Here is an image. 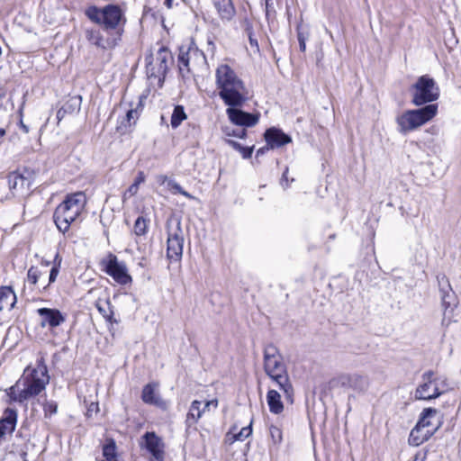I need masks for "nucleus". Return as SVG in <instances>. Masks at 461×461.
I'll list each match as a JSON object with an SVG mask.
<instances>
[{
  "label": "nucleus",
  "instance_id": "dca6fc26",
  "mask_svg": "<svg viewBox=\"0 0 461 461\" xmlns=\"http://www.w3.org/2000/svg\"><path fill=\"white\" fill-rule=\"evenodd\" d=\"M37 312L41 317V325L42 327L56 328L65 321V317L57 309L40 308Z\"/></svg>",
  "mask_w": 461,
  "mask_h": 461
},
{
  "label": "nucleus",
  "instance_id": "2eb2a0df",
  "mask_svg": "<svg viewBox=\"0 0 461 461\" xmlns=\"http://www.w3.org/2000/svg\"><path fill=\"white\" fill-rule=\"evenodd\" d=\"M264 136L267 144L271 149L280 148L292 142V138L289 135L275 127L267 130Z\"/></svg>",
  "mask_w": 461,
  "mask_h": 461
},
{
  "label": "nucleus",
  "instance_id": "e433bc0d",
  "mask_svg": "<svg viewBox=\"0 0 461 461\" xmlns=\"http://www.w3.org/2000/svg\"><path fill=\"white\" fill-rule=\"evenodd\" d=\"M310 32L307 26H303L302 23L297 26V39L298 41H307L309 39Z\"/></svg>",
  "mask_w": 461,
  "mask_h": 461
},
{
  "label": "nucleus",
  "instance_id": "ea45409f",
  "mask_svg": "<svg viewBox=\"0 0 461 461\" xmlns=\"http://www.w3.org/2000/svg\"><path fill=\"white\" fill-rule=\"evenodd\" d=\"M139 191V185L132 184L129 186L127 191L123 194V200L130 198L131 196L135 195Z\"/></svg>",
  "mask_w": 461,
  "mask_h": 461
},
{
  "label": "nucleus",
  "instance_id": "37998d69",
  "mask_svg": "<svg viewBox=\"0 0 461 461\" xmlns=\"http://www.w3.org/2000/svg\"><path fill=\"white\" fill-rule=\"evenodd\" d=\"M145 182V175L142 171H140L138 173L137 177L135 178L133 184L140 185V184Z\"/></svg>",
  "mask_w": 461,
  "mask_h": 461
},
{
  "label": "nucleus",
  "instance_id": "412c9836",
  "mask_svg": "<svg viewBox=\"0 0 461 461\" xmlns=\"http://www.w3.org/2000/svg\"><path fill=\"white\" fill-rule=\"evenodd\" d=\"M17 411L7 408L0 420V438L5 434H11L16 426Z\"/></svg>",
  "mask_w": 461,
  "mask_h": 461
},
{
  "label": "nucleus",
  "instance_id": "6e6552de",
  "mask_svg": "<svg viewBox=\"0 0 461 461\" xmlns=\"http://www.w3.org/2000/svg\"><path fill=\"white\" fill-rule=\"evenodd\" d=\"M411 102L416 106L434 102L439 97V87L428 75L420 77L411 87Z\"/></svg>",
  "mask_w": 461,
  "mask_h": 461
},
{
  "label": "nucleus",
  "instance_id": "4468645a",
  "mask_svg": "<svg viewBox=\"0 0 461 461\" xmlns=\"http://www.w3.org/2000/svg\"><path fill=\"white\" fill-rule=\"evenodd\" d=\"M201 405L202 402L196 400L191 403L186 417V423L188 426L195 424L198 421V420L202 417L203 413L205 412L206 410H210L211 407L216 409L218 406V401L216 399L208 401L205 402L203 408H201Z\"/></svg>",
  "mask_w": 461,
  "mask_h": 461
},
{
  "label": "nucleus",
  "instance_id": "bf43d9fd",
  "mask_svg": "<svg viewBox=\"0 0 461 461\" xmlns=\"http://www.w3.org/2000/svg\"><path fill=\"white\" fill-rule=\"evenodd\" d=\"M208 43H209V45H212V47H214V45L212 41H209Z\"/></svg>",
  "mask_w": 461,
  "mask_h": 461
},
{
  "label": "nucleus",
  "instance_id": "603ef678",
  "mask_svg": "<svg viewBox=\"0 0 461 461\" xmlns=\"http://www.w3.org/2000/svg\"><path fill=\"white\" fill-rule=\"evenodd\" d=\"M182 195L185 196L186 198L188 199H194V197L189 194L188 192L183 190V192L181 193Z\"/></svg>",
  "mask_w": 461,
  "mask_h": 461
},
{
  "label": "nucleus",
  "instance_id": "f8f14e48",
  "mask_svg": "<svg viewBox=\"0 0 461 461\" xmlns=\"http://www.w3.org/2000/svg\"><path fill=\"white\" fill-rule=\"evenodd\" d=\"M241 106H228L226 114L229 120L240 126L252 127L255 126L259 120L258 114L246 113L240 110Z\"/></svg>",
  "mask_w": 461,
  "mask_h": 461
},
{
  "label": "nucleus",
  "instance_id": "9b49d317",
  "mask_svg": "<svg viewBox=\"0 0 461 461\" xmlns=\"http://www.w3.org/2000/svg\"><path fill=\"white\" fill-rule=\"evenodd\" d=\"M142 447L150 454V461H164L165 445L154 432H146L142 437Z\"/></svg>",
  "mask_w": 461,
  "mask_h": 461
},
{
  "label": "nucleus",
  "instance_id": "cd10ccee",
  "mask_svg": "<svg viewBox=\"0 0 461 461\" xmlns=\"http://www.w3.org/2000/svg\"><path fill=\"white\" fill-rule=\"evenodd\" d=\"M5 180L8 182V185L11 191H13L14 195H15L19 190L23 189L27 182L25 177L15 172L11 173Z\"/></svg>",
  "mask_w": 461,
  "mask_h": 461
},
{
  "label": "nucleus",
  "instance_id": "c9c22d12",
  "mask_svg": "<svg viewBox=\"0 0 461 461\" xmlns=\"http://www.w3.org/2000/svg\"><path fill=\"white\" fill-rule=\"evenodd\" d=\"M252 433L251 424L248 427H244L240 429L238 434H234L232 437L233 440H244L249 438Z\"/></svg>",
  "mask_w": 461,
  "mask_h": 461
},
{
  "label": "nucleus",
  "instance_id": "5fc2aeb1",
  "mask_svg": "<svg viewBox=\"0 0 461 461\" xmlns=\"http://www.w3.org/2000/svg\"><path fill=\"white\" fill-rule=\"evenodd\" d=\"M413 461H425V456H420V455H416Z\"/></svg>",
  "mask_w": 461,
  "mask_h": 461
},
{
  "label": "nucleus",
  "instance_id": "423d86ee",
  "mask_svg": "<svg viewBox=\"0 0 461 461\" xmlns=\"http://www.w3.org/2000/svg\"><path fill=\"white\" fill-rule=\"evenodd\" d=\"M438 113V104H431L422 108L408 110L397 117L396 122L401 133H407L433 119Z\"/></svg>",
  "mask_w": 461,
  "mask_h": 461
},
{
  "label": "nucleus",
  "instance_id": "de8ad7c7",
  "mask_svg": "<svg viewBox=\"0 0 461 461\" xmlns=\"http://www.w3.org/2000/svg\"><path fill=\"white\" fill-rule=\"evenodd\" d=\"M270 149L269 146L267 144L266 147L260 148L257 151V157L263 155L266 151Z\"/></svg>",
  "mask_w": 461,
  "mask_h": 461
},
{
  "label": "nucleus",
  "instance_id": "13d9d810",
  "mask_svg": "<svg viewBox=\"0 0 461 461\" xmlns=\"http://www.w3.org/2000/svg\"><path fill=\"white\" fill-rule=\"evenodd\" d=\"M62 116H63L62 111L61 110L58 111V113H57L58 119L60 120Z\"/></svg>",
  "mask_w": 461,
  "mask_h": 461
},
{
  "label": "nucleus",
  "instance_id": "864d4df0",
  "mask_svg": "<svg viewBox=\"0 0 461 461\" xmlns=\"http://www.w3.org/2000/svg\"><path fill=\"white\" fill-rule=\"evenodd\" d=\"M173 2H174V0H165V3H164V4H165V5H166L167 8H169V9H170V8H172V6H173Z\"/></svg>",
  "mask_w": 461,
  "mask_h": 461
},
{
  "label": "nucleus",
  "instance_id": "f03ea898",
  "mask_svg": "<svg viewBox=\"0 0 461 461\" xmlns=\"http://www.w3.org/2000/svg\"><path fill=\"white\" fill-rule=\"evenodd\" d=\"M215 86L219 97L227 106H243L249 99L245 82L227 64H221L216 68Z\"/></svg>",
  "mask_w": 461,
  "mask_h": 461
},
{
  "label": "nucleus",
  "instance_id": "4be33fe9",
  "mask_svg": "<svg viewBox=\"0 0 461 461\" xmlns=\"http://www.w3.org/2000/svg\"><path fill=\"white\" fill-rule=\"evenodd\" d=\"M342 384L362 392L367 389L368 379L366 376L359 374H351L342 377Z\"/></svg>",
  "mask_w": 461,
  "mask_h": 461
},
{
  "label": "nucleus",
  "instance_id": "9d476101",
  "mask_svg": "<svg viewBox=\"0 0 461 461\" xmlns=\"http://www.w3.org/2000/svg\"><path fill=\"white\" fill-rule=\"evenodd\" d=\"M102 264L106 274L112 276L117 283L127 285L131 282V277L128 274L126 265L119 261L115 255L109 254L107 258L103 259Z\"/></svg>",
  "mask_w": 461,
  "mask_h": 461
},
{
  "label": "nucleus",
  "instance_id": "c85d7f7f",
  "mask_svg": "<svg viewBox=\"0 0 461 461\" xmlns=\"http://www.w3.org/2000/svg\"><path fill=\"white\" fill-rule=\"evenodd\" d=\"M103 456L104 459L102 461H119L116 453V445L113 439H108L104 445Z\"/></svg>",
  "mask_w": 461,
  "mask_h": 461
},
{
  "label": "nucleus",
  "instance_id": "aec40b11",
  "mask_svg": "<svg viewBox=\"0 0 461 461\" xmlns=\"http://www.w3.org/2000/svg\"><path fill=\"white\" fill-rule=\"evenodd\" d=\"M142 111V104L139 102L135 108H131L127 111L126 116L122 122L121 125L117 127L120 134H126L130 128L134 126L139 119Z\"/></svg>",
  "mask_w": 461,
  "mask_h": 461
},
{
  "label": "nucleus",
  "instance_id": "09e8293b",
  "mask_svg": "<svg viewBox=\"0 0 461 461\" xmlns=\"http://www.w3.org/2000/svg\"><path fill=\"white\" fill-rule=\"evenodd\" d=\"M299 41L300 50L302 52H304L306 50V41Z\"/></svg>",
  "mask_w": 461,
  "mask_h": 461
},
{
  "label": "nucleus",
  "instance_id": "0eeeda50",
  "mask_svg": "<svg viewBox=\"0 0 461 461\" xmlns=\"http://www.w3.org/2000/svg\"><path fill=\"white\" fill-rule=\"evenodd\" d=\"M447 390V379L444 375H438L434 372L429 371L422 375L421 383L415 392V397L419 400H431L438 398Z\"/></svg>",
  "mask_w": 461,
  "mask_h": 461
},
{
  "label": "nucleus",
  "instance_id": "a18cd8bd",
  "mask_svg": "<svg viewBox=\"0 0 461 461\" xmlns=\"http://www.w3.org/2000/svg\"><path fill=\"white\" fill-rule=\"evenodd\" d=\"M228 143L233 148L235 149L236 150H240L241 149V145L236 141H233V140H228Z\"/></svg>",
  "mask_w": 461,
  "mask_h": 461
},
{
  "label": "nucleus",
  "instance_id": "f3484780",
  "mask_svg": "<svg viewBox=\"0 0 461 461\" xmlns=\"http://www.w3.org/2000/svg\"><path fill=\"white\" fill-rule=\"evenodd\" d=\"M418 423L421 427L434 428L436 432L442 425V417L437 409L425 408L420 413Z\"/></svg>",
  "mask_w": 461,
  "mask_h": 461
},
{
  "label": "nucleus",
  "instance_id": "5701e85b",
  "mask_svg": "<svg viewBox=\"0 0 461 461\" xmlns=\"http://www.w3.org/2000/svg\"><path fill=\"white\" fill-rule=\"evenodd\" d=\"M16 303V294L11 286L0 287V312L11 311Z\"/></svg>",
  "mask_w": 461,
  "mask_h": 461
},
{
  "label": "nucleus",
  "instance_id": "f704fd0d",
  "mask_svg": "<svg viewBox=\"0 0 461 461\" xmlns=\"http://www.w3.org/2000/svg\"><path fill=\"white\" fill-rule=\"evenodd\" d=\"M269 434L274 444L281 443L283 439V434L282 430L278 427L271 425L269 427Z\"/></svg>",
  "mask_w": 461,
  "mask_h": 461
},
{
  "label": "nucleus",
  "instance_id": "a19ab883",
  "mask_svg": "<svg viewBox=\"0 0 461 461\" xmlns=\"http://www.w3.org/2000/svg\"><path fill=\"white\" fill-rule=\"evenodd\" d=\"M167 185L173 194H181L184 190L179 184L171 180L167 182Z\"/></svg>",
  "mask_w": 461,
  "mask_h": 461
},
{
  "label": "nucleus",
  "instance_id": "58836bf2",
  "mask_svg": "<svg viewBox=\"0 0 461 461\" xmlns=\"http://www.w3.org/2000/svg\"><path fill=\"white\" fill-rule=\"evenodd\" d=\"M188 55H189V52H187V53H181L179 55L178 61H179V68H180V69H183V68H185L187 70H189V68H188V65H189Z\"/></svg>",
  "mask_w": 461,
  "mask_h": 461
},
{
  "label": "nucleus",
  "instance_id": "4d7b16f0",
  "mask_svg": "<svg viewBox=\"0 0 461 461\" xmlns=\"http://www.w3.org/2000/svg\"><path fill=\"white\" fill-rule=\"evenodd\" d=\"M236 136L242 138L245 135V131L241 130L240 133H234Z\"/></svg>",
  "mask_w": 461,
  "mask_h": 461
},
{
  "label": "nucleus",
  "instance_id": "b1692460",
  "mask_svg": "<svg viewBox=\"0 0 461 461\" xmlns=\"http://www.w3.org/2000/svg\"><path fill=\"white\" fill-rule=\"evenodd\" d=\"M141 398L144 402L149 404H153L160 408L167 406L166 402L158 395L155 384H149L145 385L142 390Z\"/></svg>",
  "mask_w": 461,
  "mask_h": 461
},
{
  "label": "nucleus",
  "instance_id": "ddd939ff",
  "mask_svg": "<svg viewBox=\"0 0 461 461\" xmlns=\"http://www.w3.org/2000/svg\"><path fill=\"white\" fill-rule=\"evenodd\" d=\"M146 60L148 65H152L154 61L157 72L158 74H165L168 69L169 62L172 60V55L167 47L160 46L156 51L155 58L150 55V57L146 58Z\"/></svg>",
  "mask_w": 461,
  "mask_h": 461
},
{
  "label": "nucleus",
  "instance_id": "1a4fd4ad",
  "mask_svg": "<svg viewBox=\"0 0 461 461\" xmlns=\"http://www.w3.org/2000/svg\"><path fill=\"white\" fill-rule=\"evenodd\" d=\"M167 257L169 260L178 261L182 258L184 246L180 220L177 218L168 219L167 221Z\"/></svg>",
  "mask_w": 461,
  "mask_h": 461
},
{
  "label": "nucleus",
  "instance_id": "79ce46f5",
  "mask_svg": "<svg viewBox=\"0 0 461 461\" xmlns=\"http://www.w3.org/2000/svg\"><path fill=\"white\" fill-rule=\"evenodd\" d=\"M239 151L240 152L243 158H249L252 155L253 149L241 147V149Z\"/></svg>",
  "mask_w": 461,
  "mask_h": 461
},
{
  "label": "nucleus",
  "instance_id": "4c0bfd02",
  "mask_svg": "<svg viewBox=\"0 0 461 461\" xmlns=\"http://www.w3.org/2000/svg\"><path fill=\"white\" fill-rule=\"evenodd\" d=\"M43 410L46 417L51 416L57 412L58 404L53 401L46 402Z\"/></svg>",
  "mask_w": 461,
  "mask_h": 461
},
{
  "label": "nucleus",
  "instance_id": "a878e982",
  "mask_svg": "<svg viewBox=\"0 0 461 461\" xmlns=\"http://www.w3.org/2000/svg\"><path fill=\"white\" fill-rule=\"evenodd\" d=\"M267 402L272 413L279 414L284 411L281 395L276 390L271 389L267 392Z\"/></svg>",
  "mask_w": 461,
  "mask_h": 461
},
{
  "label": "nucleus",
  "instance_id": "bb28decb",
  "mask_svg": "<svg viewBox=\"0 0 461 461\" xmlns=\"http://www.w3.org/2000/svg\"><path fill=\"white\" fill-rule=\"evenodd\" d=\"M438 284L440 285L441 291V301L442 304L447 310L452 304V300L454 299L453 292L451 291L450 285L448 284L447 279L443 276L441 280H438Z\"/></svg>",
  "mask_w": 461,
  "mask_h": 461
},
{
  "label": "nucleus",
  "instance_id": "473e14b6",
  "mask_svg": "<svg viewBox=\"0 0 461 461\" xmlns=\"http://www.w3.org/2000/svg\"><path fill=\"white\" fill-rule=\"evenodd\" d=\"M44 273L37 267H31L27 272V281L31 285H36Z\"/></svg>",
  "mask_w": 461,
  "mask_h": 461
},
{
  "label": "nucleus",
  "instance_id": "39448f33",
  "mask_svg": "<svg viewBox=\"0 0 461 461\" xmlns=\"http://www.w3.org/2000/svg\"><path fill=\"white\" fill-rule=\"evenodd\" d=\"M86 15L93 23L104 27V30H114L115 38L121 37L124 32V26L127 23L124 11L116 5H107L103 8L97 6H89L86 10Z\"/></svg>",
  "mask_w": 461,
  "mask_h": 461
},
{
  "label": "nucleus",
  "instance_id": "20e7f679",
  "mask_svg": "<svg viewBox=\"0 0 461 461\" xmlns=\"http://www.w3.org/2000/svg\"><path fill=\"white\" fill-rule=\"evenodd\" d=\"M86 197L83 192L68 194L55 209L53 218L58 230L63 233L68 231L71 225L80 221L85 210Z\"/></svg>",
  "mask_w": 461,
  "mask_h": 461
},
{
  "label": "nucleus",
  "instance_id": "6e6d98bb",
  "mask_svg": "<svg viewBox=\"0 0 461 461\" xmlns=\"http://www.w3.org/2000/svg\"><path fill=\"white\" fill-rule=\"evenodd\" d=\"M249 42L251 46H255L258 48V41L254 40L252 37H249Z\"/></svg>",
  "mask_w": 461,
  "mask_h": 461
},
{
  "label": "nucleus",
  "instance_id": "a211bd4d",
  "mask_svg": "<svg viewBox=\"0 0 461 461\" xmlns=\"http://www.w3.org/2000/svg\"><path fill=\"white\" fill-rule=\"evenodd\" d=\"M435 433V429L421 427L417 423L411 429L408 441L411 446L418 447L427 441Z\"/></svg>",
  "mask_w": 461,
  "mask_h": 461
},
{
  "label": "nucleus",
  "instance_id": "c756f323",
  "mask_svg": "<svg viewBox=\"0 0 461 461\" xmlns=\"http://www.w3.org/2000/svg\"><path fill=\"white\" fill-rule=\"evenodd\" d=\"M187 118L185 109L182 105H176L171 115V126L177 128Z\"/></svg>",
  "mask_w": 461,
  "mask_h": 461
},
{
  "label": "nucleus",
  "instance_id": "3c124183",
  "mask_svg": "<svg viewBox=\"0 0 461 461\" xmlns=\"http://www.w3.org/2000/svg\"><path fill=\"white\" fill-rule=\"evenodd\" d=\"M97 308H98V311L105 317V318H110V316L106 313V312L100 306L97 304Z\"/></svg>",
  "mask_w": 461,
  "mask_h": 461
},
{
  "label": "nucleus",
  "instance_id": "c03bdc74",
  "mask_svg": "<svg viewBox=\"0 0 461 461\" xmlns=\"http://www.w3.org/2000/svg\"><path fill=\"white\" fill-rule=\"evenodd\" d=\"M167 181V176L164 175H158L157 176V182L160 185H164Z\"/></svg>",
  "mask_w": 461,
  "mask_h": 461
},
{
  "label": "nucleus",
  "instance_id": "8fccbe9b",
  "mask_svg": "<svg viewBox=\"0 0 461 461\" xmlns=\"http://www.w3.org/2000/svg\"><path fill=\"white\" fill-rule=\"evenodd\" d=\"M20 126L24 133L29 132V127L27 125H25L22 121L20 122Z\"/></svg>",
  "mask_w": 461,
  "mask_h": 461
},
{
  "label": "nucleus",
  "instance_id": "7ed1b4c3",
  "mask_svg": "<svg viewBox=\"0 0 461 461\" xmlns=\"http://www.w3.org/2000/svg\"><path fill=\"white\" fill-rule=\"evenodd\" d=\"M264 370L267 376L278 385L286 399L291 400L294 390L287 367L282 355L274 345H267L264 349Z\"/></svg>",
  "mask_w": 461,
  "mask_h": 461
},
{
  "label": "nucleus",
  "instance_id": "f257e3e1",
  "mask_svg": "<svg viewBox=\"0 0 461 461\" xmlns=\"http://www.w3.org/2000/svg\"><path fill=\"white\" fill-rule=\"evenodd\" d=\"M50 382L43 357L37 360L35 367L27 366L20 379L7 390L11 401L23 403L39 395Z\"/></svg>",
  "mask_w": 461,
  "mask_h": 461
},
{
  "label": "nucleus",
  "instance_id": "2f4dec72",
  "mask_svg": "<svg viewBox=\"0 0 461 461\" xmlns=\"http://www.w3.org/2000/svg\"><path fill=\"white\" fill-rule=\"evenodd\" d=\"M13 191H11L8 182L2 178L0 179V201H5L14 197Z\"/></svg>",
  "mask_w": 461,
  "mask_h": 461
},
{
  "label": "nucleus",
  "instance_id": "7c9ffc66",
  "mask_svg": "<svg viewBox=\"0 0 461 461\" xmlns=\"http://www.w3.org/2000/svg\"><path fill=\"white\" fill-rule=\"evenodd\" d=\"M149 221L142 216H139L133 226V232L136 236L145 235L148 231Z\"/></svg>",
  "mask_w": 461,
  "mask_h": 461
},
{
  "label": "nucleus",
  "instance_id": "72a5a7b5",
  "mask_svg": "<svg viewBox=\"0 0 461 461\" xmlns=\"http://www.w3.org/2000/svg\"><path fill=\"white\" fill-rule=\"evenodd\" d=\"M55 266L50 269V276H49V283L48 285H44L43 288H46L49 285L55 282L58 275H59V267L61 263V258L59 254H56L55 256Z\"/></svg>",
  "mask_w": 461,
  "mask_h": 461
},
{
  "label": "nucleus",
  "instance_id": "393cba45",
  "mask_svg": "<svg viewBox=\"0 0 461 461\" xmlns=\"http://www.w3.org/2000/svg\"><path fill=\"white\" fill-rule=\"evenodd\" d=\"M219 16L223 21H230L235 15V8L231 0H213Z\"/></svg>",
  "mask_w": 461,
  "mask_h": 461
},
{
  "label": "nucleus",
  "instance_id": "6ab92c4d",
  "mask_svg": "<svg viewBox=\"0 0 461 461\" xmlns=\"http://www.w3.org/2000/svg\"><path fill=\"white\" fill-rule=\"evenodd\" d=\"M86 37L92 44L102 49H113L119 43V38L104 40L98 30H86Z\"/></svg>",
  "mask_w": 461,
  "mask_h": 461
},
{
  "label": "nucleus",
  "instance_id": "49530a36",
  "mask_svg": "<svg viewBox=\"0 0 461 461\" xmlns=\"http://www.w3.org/2000/svg\"><path fill=\"white\" fill-rule=\"evenodd\" d=\"M272 0H265V5H266V14L267 15L269 14L270 8L272 7Z\"/></svg>",
  "mask_w": 461,
  "mask_h": 461
}]
</instances>
